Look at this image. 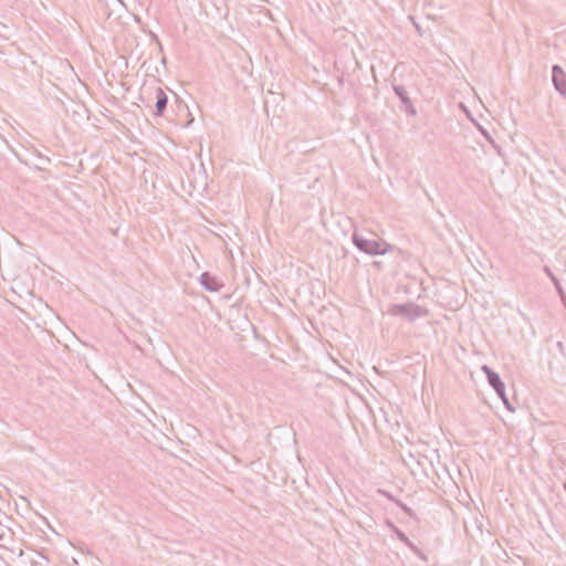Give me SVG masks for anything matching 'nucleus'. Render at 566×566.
<instances>
[{
	"mask_svg": "<svg viewBox=\"0 0 566 566\" xmlns=\"http://www.w3.org/2000/svg\"><path fill=\"white\" fill-rule=\"evenodd\" d=\"M352 241L359 251L368 255H385L392 249L391 245L385 241L367 239L356 231L352 235Z\"/></svg>",
	"mask_w": 566,
	"mask_h": 566,
	"instance_id": "obj_1",
	"label": "nucleus"
},
{
	"mask_svg": "<svg viewBox=\"0 0 566 566\" xmlns=\"http://www.w3.org/2000/svg\"><path fill=\"white\" fill-rule=\"evenodd\" d=\"M387 312L391 316L406 317L410 322L420 317H426L429 314L427 308L415 303L391 304Z\"/></svg>",
	"mask_w": 566,
	"mask_h": 566,
	"instance_id": "obj_2",
	"label": "nucleus"
},
{
	"mask_svg": "<svg viewBox=\"0 0 566 566\" xmlns=\"http://www.w3.org/2000/svg\"><path fill=\"white\" fill-rule=\"evenodd\" d=\"M482 371L485 374L489 385L495 390L505 408L513 412L515 409L506 396L505 384L502 381L500 375L488 365L482 366Z\"/></svg>",
	"mask_w": 566,
	"mask_h": 566,
	"instance_id": "obj_3",
	"label": "nucleus"
},
{
	"mask_svg": "<svg viewBox=\"0 0 566 566\" xmlns=\"http://www.w3.org/2000/svg\"><path fill=\"white\" fill-rule=\"evenodd\" d=\"M552 81L556 91L566 98V73L558 64L552 67Z\"/></svg>",
	"mask_w": 566,
	"mask_h": 566,
	"instance_id": "obj_4",
	"label": "nucleus"
},
{
	"mask_svg": "<svg viewBox=\"0 0 566 566\" xmlns=\"http://www.w3.org/2000/svg\"><path fill=\"white\" fill-rule=\"evenodd\" d=\"M199 281L203 289L209 292H218L222 287V284L217 280V277L212 276L208 272L201 273Z\"/></svg>",
	"mask_w": 566,
	"mask_h": 566,
	"instance_id": "obj_5",
	"label": "nucleus"
},
{
	"mask_svg": "<svg viewBox=\"0 0 566 566\" xmlns=\"http://www.w3.org/2000/svg\"><path fill=\"white\" fill-rule=\"evenodd\" d=\"M155 98H156V102H155V108H156L155 115L156 116H161L164 114V112L166 111V108H167L168 96L164 92L163 88L157 87L156 91H155Z\"/></svg>",
	"mask_w": 566,
	"mask_h": 566,
	"instance_id": "obj_6",
	"label": "nucleus"
},
{
	"mask_svg": "<svg viewBox=\"0 0 566 566\" xmlns=\"http://www.w3.org/2000/svg\"><path fill=\"white\" fill-rule=\"evenodd\" d=\"M392 90L403 105L410 104L411 99L408 96V92L403 85L392 84Z\"/></svg>",
	"mask_w": 566,
	"mask_h": 566,
	"instance_id": "obj_7",
	"label": "nucleus"
},
{
	"mask_svg": "<svg viewBox=\"0 0 566 566\" xmlns=\"http://www.w3.org/2000/svg\"><path fill=\"white\" fill-rule=\"evenodd\" d=\"M381 494H385L389 500L394 501L408 516L411 518H416L415 512L405 503H402L400 500L395 499L392 495H390L388 492H385L382 490H379Z\"/></svg>",
	"mask_w": 566,
	"mask_h": 566,
	"instance_id": "obj_8",
	"label": "nucleus"
},
{
	"mask_svg": "<svg viewBox=\"0 0 566 566\" xmlns=\"http://www.w3.org/2000/svg\"><path fill=\"white\" fill-rule=\"evenodd\" d=\"M394 533L396 534L398 539L401 541L405 545H407L413 551H417L415 544L408 538V536L401 530H399L398 527H394Z\"/></svg>",
	"mask_w": 566,
	"mask_h": 566,
	"instance_id": "obj_9",
	"label": "nucleus"
},
{
	"mask_svg": "<svg viewBox=\"0 0 566 566\" xmlns=\"http://www.w3.org/2000/svg\"><path fill=\"white\" fill-rule=\"evenodd\" d=\"M405 107L409 115L415 116L417 114L416 107L413 106L411 101L410 104H406Z\"/></svg>",
	"mask_w": 566,
	"mask_h": 566,
	"instance_id": "obj_10",
	"label": "nucleus"
},
{
	"mask_svg": "<svg viewBox=\"0 0 566 566\" xmlns=\"http://www.w3.org/2000/svg\"><path fill=\"white\" fill-rule=\"evenodd\" d=\"M554 283H555V285H556V289H557V291H558L559 295H560V296H562V298L564 300V298H565V295H564L563 289H562V286H560L559 282H558V280H557V279H556V280H554Z\"/></svg>",
	"mask_w": 566,
	"mask_h": 566,
	"instance_id": "obj_11",
	"label": "nucleus"
},
{
	"mask_svg": "<svg viewBox=\"0 0 566 566\" xmlns=\"http://www.w3.org/2000/svg\"><path fill=\"white\" fill-rule=\"evenodd\" d=\"M386 525L394 531V527H397L391 521L387 520Z\"/></svg>",
	"mask_w": 566,
	"mask_h": 566,
	"instance_id": "obj_12",
	"label": "nucleus"
},
{
	"mask_svg": "<svg viewBox=\"0 0 566 566\" xmlns=\"http://www.w3.org/2000/svg\"><path fill=\"white\" fill-rule=\"evenodd\" d=\"M545 271L547 272V274L551 276V279L553 281L556 280V277L554 276V274L551 272V270L548 268H545Z\"/></svg>",
	"mask_w": 566,
	"mask_h": 566,
	"instance_id": "obj_13",
	"label": "nucleus"
},
{
	"mask_svg": "<svg viewBox=\"0 0 566 566\" xmlns=\"http://www.w3.org/2000/svg\"><path fill=\"white\" fill-rule=\"evenodd\" d=\"M122 4H124L123 0H118Z\"/></svg>",
	"mask_w": 566,
	"mask_h": 566,
	"instance_id": "obj_14",
	"label": "nucleus"
}]
</instances>
